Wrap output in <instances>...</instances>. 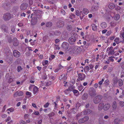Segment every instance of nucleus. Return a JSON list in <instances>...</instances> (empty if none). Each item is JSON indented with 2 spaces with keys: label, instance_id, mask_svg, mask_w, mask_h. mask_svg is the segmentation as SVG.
<instances>
[{
  "label": "nucleus",
  "instance_id": "nucleus-58",
  "mask_svg": "<svg viewBox=\"0 0 124 124\" xmlns=\"http://www.w3.org/2000/svg\"><path fill=\"white\" fill-rule=\"evenodd\" d=\"M11 119L10 117L9 116H8L7 119L5 121L6 122L9 121Z\"/></svg>",
  "mask_w": 124,
  "mask_h": 124
},
{
  "label": "nucleus",
  "instance_id": "nucleus-21",
  "mask_svg": "<svg viewBox=\"0 0 124 124\" xmlns=\"http://www.w3.org/2000/svg\"><path fill=\"white\" fill-rule=\"evenodd\" d=\"M83 12L84 14L86 15L89 13V11L88 9L84 8L83 10Z\"/></svg>",
  "mask_w": 124,
  "mask_h": 124
},
{
  "label": "nucleus",
  "instance_id": "nucleus-18",
  "mask_svg": "<svg viewBox=\"0 0 124 124\" xmlns=\"http://www.w3.org/2000/svg\"><path fill=\"white\" fill-rule=\"evenodd\" d=\"M89 70V67L88 66H86L84 68V71L86 74H87V72H88Z\"/></svg>",
  "mask_w": 124,
  "mask_h": 124
},
{
  "label": "nucleus",
  "instance_id": "nucleus-9",
  "mask_svg": "<svg viewBox=\"0 0 124 124\" xmlns=\"http://www.w3.org/2000/svg\"><path fill=\"white\" fill-rule=\"evenodd\" d=\"M13 55L16 57H18L20 55V53L17 50H14L13 53Z\"/></svg>",
  "mask_w": 124,
  "mask_h": 124
},
{
  "label": "nucleus",
  "instance_id": "nucleus-23",
  "mask_svg": "<svg viewBox=\"0 0 124 124\" xmlns=\"http://www.w3.org/2000/svg\"><path fill=\"white\" fill-rule=\"evenodd\" d=\"M108 54L109 55H112L114 54L115 53L114 50H109Z\"/></svg>",
  "mask_w": 124,
  "mask_h": 124
},
{
  "label": "nucleus",
  "instance_id": "nucleus-62",
  "mask_svg": "<svg viewBox=\"0 0 124 124\" xmlns=\"http://www.w3.org/2000/svg\"><path fill=\"white\" fill-rule=\"evenodd\" d=\"M115 37L114 36H111L110 37V39L111 40H112L114 39Z\"/></svg>",
  "mask_w": 124,
  "mask_h": 124
},
{
  "label": "nucleus",
  "instance_id": "nucleus-17",
  "mask_svg": "<svg viewBox=\"0 0 124 124\" xmlns=\"http://www.w3.org/2000/svg\"><path fill=\"white\" fill-rule=\"evenodd\" d=\"M38 88L36 86H35L33 89V93L34 94L38 92Z\"/></svg>",
  "mask_w": 124,
  "mask_h": 124
},
{
  "label": "nucleus",
  "instance_id": "nucleus-25",
  "mask_svg": "<svg viewBox=\"0 0 124 124\" xmlns=\"http://www.w3.org/2000/svg\"><path fill=\"white\" fill-rule=\"evenodd\" d=\"M120 18V16L118 14L114 16V19L115 20H117Z\"/></svg>",
  "mask_w": 124,
  "mask_h": 124
},
{
  "label": "nucleus",
  "instance_id": "nucleus-16",
  "mask_svg": "<svg viewBox=\"0 0 124 124\" xmlns=\"http://www.w3.org/2000/svg\"><path fill=\"white\" fill-rule=\"evenodd\" d=\"M114 41L117 44H118L122 42V41L120 40L119 38L118 37H116L114 40Z\"/></svg>",
  "mask_w": 124,
  "mask_h": 124
},
{
  "label": "nucleus",
  "instance_id": "nucleus-36",
  "mask_svg": "<svg viewBox=\"0 0 124 124\" xmlns=\"http://www.w3.org/2000/svg\"><path fill=\"white\" fill-rule=\"evenodd\" d=\"M22 70V68L21 66H19L17 67V71L18 72H19Z\"/></svg>",
  "mask_w": 124,
  "mask_h": 124
},
{
  "label": "nucleus",
  "instance_id": "nucleus-54",
  "mask_svg": "<svg viewBox=\"0 0 124 124\" xmlns=\"http://www.w3.org/2000/svg\"><path fill=\"white\" fill-rule=\"evenodd\" d=\"M49 105V104L48 103H47L44 105V107L46 108L48 107Z\"/></svg>",
  "mask_w": 124,
  "mask_h": 124
},
{
  "label": "nucleus",
  "instance_id": "nucleus-32",
  "mask_svg": "<svg viewBox=\"0 0 124 124\" xmlns=\"http://www.w3.org/2000/svg\"><path fill=\"white\" fill-rule=\"evenodd\" d=\"M14 110V108L13 107H11L8 108L7 109V111H9L10 112H13Z\"/></svg>",
  "mask_w": 124,
  "mask_h": 124
},
{
  "label": "nucleus",
  "instance_id": "nucleus-52",
  "mask_svg": "<svg viewBox=\"0 0 124 124\" xmlns=\"http://www.w3.org/2000/svg\"><path fill=\"white\" fill-rule=\"evenodd\" d=\"M61 12L63 15H65V11L63 9H61Z\"/></svg>",
  "mask_w": 124,
  "mask_h": 124
},
{
  "label": "nucleus",
  "instance_id": "nucleus-11",
  "mask_svg": "<svg viewBox=\"0 0 124 124\" xmlns=\"http://www.w3.org/2000/svg\"><path fill=\"white\" fill-rule=\"evenodd\" d=\"M83 121H82L81 120H79L78 122L80 123H81L84 122H85L87 121L89 119V118L88 116H86L85 117L83 118Z\"/></svg>",
  "mask_w": 124,
  "mask_h": 124
},
{
  "label": "nucleus",
  "instance_id": "nucleus-31",
  "mask_svg": "<svg viewBox=\"0 0 124 124\" xmlns=\"http://www.w3.org/2000/svg\"><path fill=\"white\" fill-rule=\"evenodd\" d=\"M119 120L118 119H115L114 120V124H119Z\"/></svg>",
  "mask_w": 124,
  "mask_h": 124
},
{
  "label": "nucleus",
  "instance_id": "nucleus-27",
  "mask_svg": "<svg viewBox=\"0 0 124 124\" xmlns=\"http://www.w3.org/2000/svg\"><path fill=\"white\" fill-rule=\"evenodd\" d=\"M87 97V95L86 94H84L82 97V98L84 100H85Z\"/></svg>",
  "mask_w": 124,
  "mask_h": 124
},
{
  "label": "nucleus",
  "instance_id": "nucleus-5",
  "mask_svg": "<svg viewBox=\"0 0 124 124\" xmlns=\"http://www.w3.org/2000/svg\"><path fill=\"white\" fill-rule=\"evenodd\" d=\"M69 44L67 42H63L62 45V46L63 49L65 50H66L68 49V48Z\"/></svg>",
  "mask_w": 124,
  "mask_h": 124
},
{
  "label": "nucleus",
  "instance_id": "nucleus-51",
  "mask_svg": "<svg viewBox=\"0 0 124 124\" xmlns=\"http://www.w3.org/2000/svg\"><path fill=\"white\" fill-rule=\"evenodd\" d=\"M80 13L79 11L78 10H77L76 12V15L77 16H78L80 15Z\"/></svg>",
  "mask_w": 124,
  "mask_h": 124
},
{
  "label": "nucleus",
  "instance_id": "nucleus-64",
  "mask_svg": "<svg viewBox=\"0 0 124 124\" xmlns=\"http://www.w3.org/2000/svg\"><path fill=\"white\" fill-rule=\"evenodd\" d=\"M25 15L26 14L24 13H22L21 14V16H23L24 17H25Z\"/></svg>",
  "mask_w": 124,
  "mask_h": 124
},
{
  "label": "nucleus",
  "instance_id": "nucleus-3",
  "mask_svg": "<svg viewBox=\"0 0 124 124\" xmlns=\"http://www.w3.org/2000/svg\"><path fill=\"white\" fill-rule=\"evenodd\" d=\"M76 40V38L74 36L70 37L69 39V42L70 44H73Z\"/></svg>",
  "mask_w": 124,
  "mask_h": 124
},
{
  "label": "nucleus",
  "instance_id": "nucleus-28",
  "mask_svg": "<svg viewBox=\"0 0 124 124\" xmlns=\"http://www.w3.org/2000/svg\"><path fill=\"white\" fill-rule=\"evenodd\" d=\"M13 81V79L11 78V77H9L8 78V83L9 84L11 83Z\"/></svg>",
  "mask_w": 124,
  "mask_h": 124
},
{
  "label": "nucleus",
  "instance_id": "nucleus-33",
  "mask_svg": "<svg viewBox=\"0 0 124 124\" xmlns=\"http://www.w3.org/2000/svg\"><path fill=\"white\" fill-rule=\"evenodd\" d=\"M35 86L34 85H31L29 86V90L31 91L32 89V88H33H33Z\"/></svg>",
  "mask_w": 124,
  "mask_h": 124
},
{
  "label": "nucleus",
  "instance_id": "nucleus-47",
  "mask_svg": "<svg viewBox=\"0 0 124 124\" xmlns=\"http://www.w3.org/2000/svg\"><path fill=\"white\" fill-rule=\"evenodd\" d=\"M60 34V31H56L55 33V34L56 35H58Z\"/></svg>",
  "mask_w": 124,
  "mask_h": 124
},
{
  "label": "nucleus",
  "instance_id": "nucleus-48",
  "mask_svg": "<svg viewBox=\"0 0 124 124\" xmlns=\"http://www.w3.org/2000/svg\"><path fill=\"white\" fill-rule=\"evenodd\" d=\"M48 61L47 60H46L45 61L44 63H43V66H45L48 63Z\"/></svg>",
  "mask_w": 124,
  "mask_h": 124
},
{
  "label": "nucleus",
  "instance_id": "nucleus-53",
  "mask_svg": "<svg viewBox=\"0 0 124 124\" xmlns=\"http://www.w3.org/2000/svg\"><path fill=\"white\" fill-rule=\"evenodd\" d=\"M17 25L19 27H21L22 26H23V24L22 23L20 22Z\"/></svg>",
  "mask_w": 124,
  "mask_h": 124
},
{
  "label": "nucleus",
  "instance_id": "nucleus-50",
  "mask_svg": "<svg viewBox=\"0 0 124 124\" xmlns=\"http://www.w3.org/2000/svg\"><path fill=\"white\" fill-rule=\"evenodd\" d=\"M64 76L65 75L64 74H62V75H60L59 77V79L60 80L63 79V77H64Z\"/></svg>",
  "mask_w": 124,
  "mask_h": 124
},
{
  "label": "nucleus",
  "instance_id": "nucleus-15",
  "mask_svg": "<svg viewBox=\"0 0 124 124\" xmlns=\"http://www.w3.org/2000/svg\"><path fill=\"white\" fill-rule=\"evenodd\" d=\"M91 112V111L90 109L86 110L84 112V115H86L90 114Z\"/></svg>",
  "mask_w": 124,
  "mask_h": 124
},
{
  "label": "nucleus",
  "instance_id": "nucleus-60",
  "mask_svg": "<svg viewBox=\"0 0 124 124\" xmlns=\"http://www.w3.org/2000/svg\"><path fill=\"white\" fill-rule=\"evenodd\" d=\"M54 105H55L54 108V109H56L57 108V104L56 102H54Z\"/></svg>",
  "mask_w": 124,
  "mask_h": 124
},
{
  "label": "nucleus",
  "instance_id": "nucleus-38",
  "mask_svg": "<svg viewBox=\"0 0 124 124\" xmlns=\"http://www.w3.org/2000/svg\"><path fill=\"white\" fill-rule=\"evenodd\" d=\"M52 25V23L50 22H47L46 24V26L47 27L51 26Z\"/></svg>",
  "mask_w": 124,
  "mask_h": 124
},
{
  "label": "nucleus",
  "instance_id": "nucleus-22",
  "mask_svg": "<svg viewBox=\"0 0 124 124\" xmlns=\"http://www.w3.org/2000/svg\"><path fill=\"white\" fill-rule=\"evenodd\" d=\"M101 28L103 29H104L107 27V24L106 23L103 22L101 24Z\"/></svg>",
  "mask_w": 124,
  "mask_h": 124
},
{
  "label": "nucleus",
  "instance_id": "nucleus-29",
  "mask_svg": "<svg viewBox=\"0 0 124 124\" xmlns=\"http://www.w3.org/2000/svg\"><path fill=\"white\" fill-rule=\"evenodd\" d=\"M98 8V5L95 6L93 5V6L92 7V9L93 10H96Z\"/></svg>",
  "mask_w": 124,
  "mask_h": 124
},
{
  "label": "nucleus",
  "instance_id": "nucleus-1",
  "mask_svg": "<svg viewBox=\"0 0 124 124\" xmlns=\"http://www.w3.org/2000/svg\"><path fill=\"white\" fill-rule=\"evenodd\" d=\"M102 96L101 95H98L95 97L94 99L93 102L95 104H97L99 103L101 101V100L102 98Z\"/></svg>",
  "mask_w": 124,
  "mask_h": 124
},
{
  "label": "nucleus",
  "instance_id": "nucleus-41",
  "mask_svg": "<svg viewBox=\"0 0 124 124\" xmlns=\"http://www.w3.org/2000/svg\"><path fill=\"white\" fill-rule=\"evenodd\" d=\"M112 31L111 30L108 31L106 33V35L107 36H109L112 33Z\"/></svg>",
  "mask_w": 124,
  "mask_h": 124
},
{
  "label": "nucleus",
  "instance_id": "nucleus-14",
  "mask_svg": "<svg viewBox=\"0 0 124 124\" xmlns=\"http://www.w3.org/2000/svg\"><path fill=\"white\" fill-rule=\"evenodd\" d=\"M73 90V89L71 87H69L68 89H67L65 90L64 91V92L66 94H68L69 93H70V92L72 91Z\"/></svg>",
  "mask_w": 124,
  "mask_h": 124
},
{
  "label": "nucleus",
  "instance_id": "nucleus-4",
  "mask_svg": "<svg viewBox=\"0 0 124 124\" xmlns=\"http://www.w3.org/2000/svg\"><path fill=\"white\" fill-rule=\"evenodd\" d=\"M11 17V15L9 13H7L5 14L3 16L4 19L5 20H9L10 19Z\"/></svg>",
  "mask_w": 124,
  "mask_h": 124
},
{
  "label": "nucleus",
  "instance_id": "nucleus-12",
  "mask_svg": "<svg viewBox=\"0 0 124 124\" xmlns=\"http://www.w3.org/2000/svg\"><path fill=\"white\" fill-rule=\"evenodd\" d=\"M110 106V104H109L107 103L104 104L103 110L104 111L108 110Z\"/></svg>",
  "mask_w": 124,
  "mask_h": 124
},
{
  "label": "nucleus",
  "instance_id": "nucleus-44",
  "mask_svg": "<svg viewBox=\"0 0 124 124\" xmlns=\"http://www.w3.org/2000/svg\"><path fill=\"white\" fill-rule=\"evenodd\" d=\"M83 114V113L82 112H81L80 113H79L77 116H76L77 118L80 116H81Z\"/></svg>",
  "mask_w": 124,
  "mask_h": 124
},
{
  "label": "nucleus",
  "instance_id": "nucleus-59",
  "mask_svg": "<svg viewBox=\"0 0 124 124\" xmlns=\"http://www.w3.org/2000/svg\"><path fill=\"white\" fill-rule=\"evenodd\" d=\"M26 94L27 95H30L31 96V93L27 91L26 92Z\"/></svg>",
  "mask_w": 124,
  "mask_h": 124
},
{
  "label": "nucleus",
  "instance_id": "nucleus-13",
  "mask_svg": "<svg viewBox=\"0 0 124 124\" xmlns=\"http://www.w3.org/2000/svg\"><path fill=\"white\" fill-rule=\"evenodd\" d=\"M13 43L15 46H16L18 45V42L16 38H14L13 39Z\"/></svg>",
  "mask_w": 124,
  "mask_h": 124
},
{
  "label": "nucleus",
  "instance_id": "nucleus-34",
  "mask_svg": "<svg viewBox=\"0 0 124 124\" xmlns=\"http://www.w3.org/2000/svg\"><path fill=\"white\" fill-rule=\"evenodd\" d=\"M16 25L15 26H12V28L11 29V31L12 32H13L14 33L15 32V29L16 28Z\"/></svg>",
  "mask_w": 124,
  "mask_h": 124
},
{
  "label": "nucleus",
  "instance_id": "nucleus-24",
  "mask_svg": "<svg viewBox=\"0 0 124 124\" xmlns=\"http://www.w3.org/2000/svg\"><path fill=\"white\" fill-rule=\"evenodd\" d=\"M108 7L110 9H112L114 8L115 5L113 4H110L109 5Z\"/></svg>",
  "mask_w": 124,
  "mask_h": 124
},
{
  "label": "nucleus",
  "instance_id": "nucleus-7",
  "mask_svg": "<svg viewBox=\"0 0 124 124\" xmlns=\"http://www.w3.org/2000/svg\"><path fill=\"white\" fill-rule=\"evenodd\" d=\"M27 4L26 3H23L21 5L20 8L22 10H25L27 8Z\"/></svg>",
  "mask_w": 124,
  "mask_h": 124
},
{
  "label": "nucleus",
  "instance_id": "nucleus-57",
  "mask_svg": "<svg viewBox=\"0 0 124 124\" xmlns=\"http://www.w3.org/2000/svg\"><path fill=\"white\" fill-rule=\"evenodd\" d=\"M115 9L116 10H118L120 9V8L119 6H117L115 7Z\"/></svg>",
  "mask_w": 124,
  "mask_h": 124
},
{
  "label": "nucleus",
  "instance_id": "nucleus-40",
  "mask_svg": "<svg viewBox=\"0 0 124 124\" xmlns=\"http://www.w3.org/2000/svg\"><path fill=\"white\" fill-rule=\"evenodd\" d=\"M19 122L20 124H26V122L23 120H21Z\"/></svg>",
  "mask_w": 124,
  "mask_h": 124
},
{
  "label": "nucleus",
  "instance_id": "nucleus-8",
  "mask_svg": "<svg viewBox=\"0 0 124 124\" xmlns=\"http://www.w3.org/2000/svg\"><path fill=\"white\" fill-rule=\"evenodd\" d=\"M37 21V19L36 17H34L31 20V24L33 25H34L36 24Z\"/></svg>",
  "mask_w": 124,
  "mask_h": 124
},
{
  "label": "nucleus",
  "instance_id": "nucleus-35",
  "mask_svg": "<svg viewBox=\"0 0 124 124\" xmlns=\"http://www.w3.org/2000/svg\"><path fill=\"white\" fill-rule=\"evenodd\" d=\"M75 16L74 15L72 14L70 16L69 18L71 19H72L75 18Z\"/></svg>",
  "mask_w": 124,
  "mask_h": 124
},
{
  "label": "nucleus",
  "instance_id": "nucleus-61",
  "mask_svg": "<svg viewBox=\"0 0 124 124\" xmlns=\"http://www.w3.org/2000/svg\"><path fill=\"white\" fill-rule=\"evenodd\" d=\"M107 31V30L106 29H104L102 31V33L103 34H104L106 33Z\"/></svg>",
  "mask_w": 124,
  "mask_h": 124
},
{
  "label": "nucleus",
  "instance_id": "nucleus-26",
  "mask_svg": "<svg viewBox=\"0 0 124 124\" xmlns=\"http://www.w3.org/2000/svg\"><path fill=\"white\" fill-rule=\"evenodd\" d=\"M114 57L111 56L108 58V62H113L114 61V59H113V58H114Z\"/></svg>",
  "mask_w": 124,
  "mask_h": 124
},
{
  "label": "nucleus",
  "instance_id": "nucleus-55",
  "mask_svg": "<svg viewBox=\"0 0 124 124\" xmlns=\"http://www.w3.org/2000/svg\"><path fill=\"white\" fill-rule=\"evenodd\" d=\"M34 114L36 115H38L39 114V112L38 111H35L33 112Z\"/></svg>",
  "mask_w": 124,
  "mask_h": 124
},
{
  "label": "nucleus",
  "instance_id": "nucleus-56",
  "mask_svg": "<svg viewBox=\"0 0 124 124\" xmlns=\"http://www.w3.org/2000/svg\"><path fill=\"white\" fill-rule=\"evenodd\" d=\"M67 28L68 30H70L71 29L72 26L71 25H69L67 26Z\"/></svg>",
  "mask_w": 124,
  "mask_h": 124
},
{
  "label": "nucleus",
  "instance_id": "nucleus-45",
  "mask_svg": "<svg viewBox=\"0 0 124 124\" xmlns=\"http://www.w3.org/2000/svg\"><path fill=\"white\" fill-rule=\"evenodd\" d=\"M83 88V86L82 85H81L78 87V89L80 91H81Z\"/></svg>",
  "mask_w": 124,
  "mask_h": 124
},
{
  "label": "nucleus",
  "instance_id": "nucleus-2",
  "mask_svg": "<svg viewBox=\"0 0 124 124\" xmlns=\"http://www.w3.org/2000/svg\"><path fill=\"white\" fill-rule=\"evenodd\" d=\"M78 76V78L76 80L77 82L83 80L85 77V75L84 74L79 73Z\"/></svg>",
  "mask_w": 124,
  "mask_h": 124
},
{
  "label": "nucleus",
  "instance_id": "nucleus-6",
  "mask_svg": "<svg viewBox=\"0 0 124 124\" xmlns=\"http://www.w3.org/2000/svg\"><path fill=\"white\" fill-rule=\"evenodd\" d=\"M104 103H100L99 104L98 106V109L99 110H101L103 109Z\"/></svg>",
  "mask_w": 124,
  "mask_h": 124
},
{
  "label": "nucleus",
  "instance_id": "nucleus-43",
  "mask_svg": "<svg viewBox=\"0 0 124 124\" xmlns=\"http://www.w3.org/2000/svg\"><path fill=\"white\" fill-rule=\"evenodd\" d=\"M114 50V49H113V47L112 46H111L110 47H108L107 49V50L108 51L109 50Z\"/></svg>",
  "mask_w": 124,
  "mask_h": 124
},
{
  "label": "nucleus",
  "instance_id": "nucleus-20",
  "mask_svg": "<svg viewBox=\"0 0 124 124\" xmlns=\"http://www.w3.org/2000/svg\"><path fill=\"white\" fill-rule=\"evenodd\" d=\"M91 26L92 27V29L93 31L97 30V28L96 25L94 24H92Z\"/></svg>",
  "mask_w": 124,
  "mask_h": 124
},
{
  "label": "nucleus",
  "instance_id": "nucleus-39",
  "mask_svg": "<svg viewBox=\"0 0 124 124\" xmlns=\"http://www.w3.org/2000/svg\"><path fill=\"white\" fill-rule=\"evenodd\" d=\"M23 93L22 92L20 91L17 93V95L19 96H22L23 95Z\"/></svg>",
  "mask_w": 124,
  "mask_h": 124
},
{
  "label": "nucleus",
  "instance_id": "nucleus-42",
  "mask_svg": "<svg viewBox=\"0 0 124 124\" xmlns=\"http://www.w3.org/2000/svg\"><path fill=\"white\" fill-rule=\"evenodd\" d=\"M104 78H102L101 80L99 81V83H98L100 85H101V84H102L103 82L104 81Z\"/></svg>",
  "mask_w": 124,
  "mask_h": 124
},
{
  "label": "nucleus",
  "instance_id": "nucleus-46",
  "mask_svg": "<svg viewBox=\"0 0 124 124\" xmlns=\"http://www.w3.org/2000/svg\"><path fill=\"white\" fill-rule=\"evenodd\" d=\"M42 120L41 119H39L37 121V123L38 124H41L42 122Z\"/></svg>",
  "mask_w": 124,
  "mask_h": 124
},
{
  "label": "nucleus",
  "instance_id": "nucleus-63",
  "mask_svg": "<svg viewBox=\"0 0 124 124\" xmlns=\"http://www.w3.org/2000/svg\"><path fill=\"white\" fill-rule=\"evenodd\" d=\"M98 84L96 83L94 84V86L95 88H96L98 86Z\"/></svg>",
  "mask_w": 124,
  "mask_h": 124
},
{
  "label": "nucleus",
  "instance_id": "nucleus-30",
  "mask_svg": "<svg viewBox=\"0 0 124 124\" xmlns=\"http://www.w3.org/2000/svg\"><path fill=\"white\" fill-rule=\"evenodd\" d=\"M119 85L120 86H121L123 85V82L122 80L121 79H119L118 80Z\"/></svg>",
  "mask_w": 124,
  "mask_h": 124
},
{
  "label": "nucleus",
  "instance_id": "nucleus-37",
  "mask_svg": "<svg viewBox=\"0 0 124 124\" xmlns=\"http://www.w3.org/2000/svg\"><path fill=\"white\" fill-rule=\"evenodd\" d=\"M120 106L121 107H123L124 106V102L121 101L119 103Z\"/></svg>",
  "mask_w": 124,
  "mask_h": 124
},
{
  "label": "nucleus",
  "instance_id": "nucleus-49",
  "mask_svg": "<svg viewBox=\"0 0 124 124\" xmlns=\"http://www.w3.org/2000/svg\"><path fill=\"white\" fill-rule=\"evenodd\" d=\"M113 80L114 81V82L115 84H116L117 82V79L116 78H114Z\"/></svg>",
  "mask_w": 124,
  "mask_h": 124
},
{
  "label": "nucleus",
  "instance_id": "nucleus-10",
  "mask_svg": "<svg viewBox=\"0 0 124 124\" xmlns=\"http://www.w3.org/2000/svg\"><path fill=\"white\" fill-rule=\"evenodd\" d=\"M64 25V23L62 21H59L56 23V25L59 27H62Z\"/></svg>",
  "mask_w": 124,
  "mask_h": 124
},
{
  "label": "nucleus",
  "instance_id": "nucleus-19",
  "mask_svg": "<svg viewBox=\"0 0 124 124\" xmlns=\"http://www.w3.org/2000/svg\"><path fill=\"white\" fill-rule=\"evenodd\" d=\"M112 107L114 110H115L117 107L116 102V101H114L113 103Z\"/></svg>",
  "mask_w": 124,
  "mask_h": 124
}]
</instances>
